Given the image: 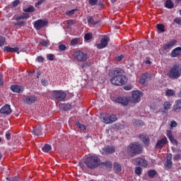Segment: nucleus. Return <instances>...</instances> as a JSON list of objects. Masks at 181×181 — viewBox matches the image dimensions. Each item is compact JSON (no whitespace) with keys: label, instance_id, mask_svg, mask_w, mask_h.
I'll use <instances>...</instances> for the list:
<instances>
[{"label":"nucleus","instance_id":"nucleus-1","mask_svg":"<svg viewBox=\"0 0 181 181\" xmlns=\"http://www.w3.org/2000/svg\"><path fill=\"white\" fill-rule=\"evenodd\" d=\"M124 73V70L122 69H117L111 71V74L114 76L112 78H110V83L113 84V86H124L127 84L128 79L125 75H122Z\"/></svg>","mask_w":181,"mask_h":181},{"label":"nucleus","instance_id":"nucleus-2","mask_svg":"<svg viewBox=\"0 0 181 181\" xmlns=\"http://www.w3.org/2000/svg\"><path fill=\"white\" fill-rule=\"evenodd\" d=\"M84 163L89 169H95L98 168L99 165H101V160L97 156H92L88 157Z\"/></svg>","mask_w":181,"mask_h":181},{"label":"nucleus","instance_id":"nucleus-3","mask_svg":"<svg viewBox=\"0 0 181 181\" xmlns=\"http://www.w3.org/2000/svg\"><path fill=\"white\" fill-rule=\"evenodd\" d=\"M142 152V146L138 143H133L129 144L127 147V153L131 156H136V155H139Z\"/></svg>","mask_w":181,"mask_h":181},{"label":"nucleus","instance_id":"nucleus-4","mask_svg":"<svg viewBox=\"0 0 181 181\" xmlns=\"http://www.w3.org/2000/svg\"><path fill=\"white\" fill-rule=\"evenodd\" d=\"M168 76L171 80H176L181 76V69H179V66H174L168 73Z\"/></svg>","mask_w":181,"mask_h":181},{"label":"nucleus","instance_id":"nucleus-5","mask_svg":"<svg viewBox=\"0 0 181 181\" xmlns=\"http://www.w3.org/2000/svg\"><path fill=\"white\" fill-rule=\"evenodd\" d=\"M74 57L77 62H87L88 59V54L81 50H77L74 52Z\"/></svg>","mask_w":181,"mask_h":181},{"label":"nucleus","instance_id":"nucleus-6","mask_svg":"<svg viewBox=\"0 0 181 181\" xmlns=\"http://www.w3.org/2000/svg\"><path fill=\"white\" fill-rule=\"evenodd\" d=\"M52 97L57 100V101H64L67 95L63 90H54L52 92Z\"/></svg>","mask_w":181,"mask_h":181},{"label":"nucleus","instance_id":"nucleus-7","mask_svg":"<svg viewBox=\"0 0 181 181\" xmlns=\"http://www.w3.org/2000/svg\"><path fill=\"white\" fill-rule=\"evenodd\" d=\"M101 119L105 124H112V122L117 121V116H115V115H110L105 114L101 116Z\"/></svg>","mask_w":181,"mask_h":181},{"label":"nucleus","instance_id":"nucleus-8","mask_svg":"<svg viewBox=\"0 0 181 181\" xmlns=\"http://www.w3.org/2000/svg\"><path fill=\"white\" fill-rule=\"evenodd\" d=\"M144 95L141 91L139 90H134L132 94V99L130 100V103H133L136 104V103H139L141 101V98Z\"/></svg>","mask_w":181,"mask_h":181},{"label":"nucleus","instance_id":"nucleus-9","mask_svg":"<svg viewBox=\"0 0 181 181\" xmlns=\"http://www.w3.org/2000/svg\"><path fill=\"white\" fill-rule=\"evenodd\" d=\"M113 101L117 104H121V105L123 107H127V105L131 103V100L127 97H118L116 98Z\"/></svg>","mask_w":181,"mask_h":181},{"label":"nucleus","instance_id":"nucleus-10","mask_svg":"<svg viewBox=\"0 0 181 181\" xmlns=\"http://www.w3.org/2000/svg\"><path fill=\"white\" fill-rule=\"evenodd\" d=\"M108 42H110V37L104 36L100 43L96 44V47L98 49H105L108 45Z\"/></svg>","mask_w":181,"mask_h":181},{"label":"nucleus","instance_id":"nucleus-11","mask_svg":"<svg viewBox=\"0 0 181 181\" xmlns=\"http://www.w3.org/2000/svg\"><path fill=\"white\" fill-rule=\"evenodd\" d=\"M47 25V21L46 20H37L34 23V28L36 30H40L42 28H45Z\"/></svg>","mask_w":181,"mask_h":181},{"label":"nucleus","instance_id":"nucleus-12","mask_svg":"<svg viewBox=\"0 0 181 181\" xmlns=\"http://www.w3.org/2000/svg\"><path fill=\"white\" fill-rule=\"evenodd\" d=\"M25 104H28L30 105V104H33V103H36L37 101V98L35 96L31 95V96H26L23 98Z\"/></svg>","mask_w":181,"mask_h":181},{"label":"nucleus","instance_id":"nucleus-13","mask_svg":"<svg viewBox=\"0 0 181 181\" xmlns=\"http://www.w3.org/2000/svg\"><path fill=\"white\" fill-rule=\"evenodd\" d=\"M151 80V75L148 74H143L140 78L139 82L142 84V86H146L148 84V81Z\"/></svg>","mask_w":181,"mask_h":181},{"label":"nucleus","instance_id":"nucleus-14","mask_svg":"<svg viewBox=\"0 0 181 181\" xmlns=\"http://www.w3.org/2000/svg\"><path fill=\"white\" fill-rule=\"evenodd\" d=\"M166 135H167L168 139L170 140V141L171 142V144H173V145L177 146V140H176L175 139V137L173 136V134L172 133V130H167L166 131Z\"/></svg>","mask_w":181,"mask_h":181},{"label":"nucleus","instance_id":"nucleus-15","mask_svg":"<svg viewBox=\"0 0 181 181\" xmlns=\"http://www.w3.org/2000/svg\"><path fill=\"white\" fill-rule=\"evenodd\" d=\"M0 112L1 114H6V115H9V114L12 112V109H11V105H6L3 106L0 110Z\"/></svg>","mask_w":181,"mask_h":181},{"label":"nucleus","instance_id":"nucleus-16","mask_svg":"<svg viewBox=\"0 0 181 181\" xmlns=\"http://www.w3.org/2000/svg\"><path fill=\"white\" fill-rule=\"evenodd\" d=\"M168 144V139L166 137L163 138L162 139L157 141L156 147L159 149H162L165 145Z\"/></svg>","mask_w":181,"mask_h":181},{"label":"nucleus","instance_id":"nucleus-17","mask_svg":"<svg viewBox=\"0 0 181 181\" xmlns=\"http://www.w3.org/2000/svg\"><path fill=\"white\" fill-rule=\"evenodd\" d=\"M181 110V99L175 100V105H173V110L175 112H180Z\"/></svg>","mask_w":181,"mask_h":181},{"label":"nucleus","instance_id":"nucleus-18","mask_svg":"<svg viewBox=\"0 0 181 181\" xmlns=\"http://www.w3.org/2000/svg\"><path fill=\"white\" fill-rule=\"evenodd\" d=\"M135 162L139 166H143L144 168H146V166H148V162L141 158H136Z\"/></svg>","mask_w":181,"mask_h":181},{"label":"nucleus","instance_id":"nucleus-19","mask_svg":"<svg viewBox=\"0 0 181 181\" xmlns=\"http://www.w3.org/2000/svg\"><path fill=\"white\" fill-rule=\"evenodd\" d=\"M11 90L13 93H21V91H23V88L19 85H13L11 86Z\"/></svg>","mask_w":181,"mask_h":181},{"label":"nucleus","instance_id":"nucleus-20","mask_svg":"<svg viewBox=\"0 0 181 181\" xmlns=\"http://www.w3.org/2000/svg\"><path fill=\"white\" fill-rule=\"evenodd\" d=\"M172 57H177V56H181V47H178L173 49L171 53Z\"/></svg>","mask_w":181,"mask_h":181},{"label":"nucleus","instance_id":"nucleus-21","mask_svg":"<svg viewBox=\"0 0 181 181\" xmlns=\"http://www.w3.org/2000/svg\"><path fill=\"white\" fill-rule=\"evenodd\" d=\"M5 52H7V53H15L16 52L19 51V47H16L14 48H12L9 46L4 47Z\"/></svg>","mask_w":181,"mask_h":181},{"label":"nucleus","instance_id":"nucleus-22","mask_svg":"<svg viewBox=\"0 0 181 181\" xmlns=\"http://www.w3.org/2000/svg\"><path fill=\"white\" fill-rule=\"evenodd\" d=\"M140 139L145 145H149V136L146 134L140 135Z\"/></svg>","mask_w":181,"mask_h":181},{"label":"nucleus","instance_id":"nucleus-23","mask_svg":"<svg viewBox=\"0 0 181 181\" xmlns=\"http://www.w3.org/2000/svg\"><path fill=\"white\" fill-rule=\"evenodd\" d=\"M105 153H114L115 152V147L114 146H107L103 148Z\"/></svg>","mask_w":181,"mask_h":181},{"label":"nucleus","instance_id":"nucleus-24","mask_svg":"<svg viewBox=\"0 0 181 181\" xmlns=\"http://www.w3.org/2000/svg\"><path fill=\"white\" fill-rule=\"evenodd\" d=\"M175 43H177V41H176L175 40H173L170 41L169 43L165 44L163 46L164 50H168V49H170V47H172L173 46H175Z\"/></svg>","mask_w":181,"mask_h":181},{"label":"nucleus","instance_id":"nucleus-25","mask_svg":"<svg viewBox=\"0 0 181 181\" xmlns=\"http://www.w3.org/2000/svg\"><path fill=\"white\" fill-rule=\"evenodd\" d=\"M34 135H36L37 136H39V135H42V127L40 126H37L33 129V131Z\"/></svg>","mask_w":181,"mask_h":181},{"label":"nucleus","instance_id":"nucleus-26","mask_svg":"<svg viewBox=\"0 0 181 181\" xmlns=\"http://www.w3.org/2000/svg\"><path fill=\"white\" fill-rule=\"evenodd\" d=\"M87 21L89 25H97L100 23V20L95 21V19L93 18L91 16H88Z\"/></svg>","mask_w":181,"mask_h":181},{"label":"nucleus","instance_id":"nucleus-27","mask_svg":"<svg viewBox=\"0 0 181 181\" xmlns=\"http://www.w3.org/2000/svg\"><path fill=\"white\" fill-rule=\"evenodd\" d=\"M166 165H167V166L169 168H172V165H173V163H172V153L168 154V156H167V160H166Z\"/></svg>","mask_w":181,"mask_h":181},{"label":"nucleus","instance_id":"nucleus-28","mask_svg":"<svg viewBox=\"0 0 181 181\" xmlns=\"http://www.w3.org/2000/svg\"><path fill=\"white\" fill-rule=\"evenodd\" d=\"M29 17H30V16H29V14L25 13H23L22 16L14 17V19H15V21H21V19H28Z\"/></svg>","mask_w":181,"mask_h":181},{"label":"nucleus","instance_id":"nucleus-29","mask_svg":"<svg viewBox=\"0 0 181 181\" xmlns=\"http://www.w3.org/2000/svg\"><path fill=\"white\" fill-rule=\"evenodd\" d=\"M114 170L115 173H119L121 170H122V168L121 167V165H119L118 163H114Z\"/></svg>","mask_w":181,"mask_h":181},{"label":"nucleus","instance_id":"nucleus-30","mask_svg":"<svg viewBox=\"0 0 181 181\" xmlns=\"http://www.w3.org/2000/svg\"><path fill=\"white\" fill-rule=\"evenodd\" d=\"M42 152H45L46 153H49V152L52 151V146L49 144H45L42 148Z\"/></svg>","mask_w":181,"mask_h":181},{"label":"nucleus","instance_id":"nucleus-31","mask_svg":"<svg viewBox=\"0 0 181 181\" xmlns=\"http://www.w3.org/2000/svg\"><path fill=\"white\" fill-rule=\"evenodd\" d=\"M174 6H175V4H173V1H172V0H166L165 8H168V9H173Z\"/></svg>","mask_w":181,"mask_h":181},{"label":"nucleus","instance_id":"nucleus-32","mask_svg":"<svg viewBox=\"0 0 181 181\" xmlns=\"http://www.w3.org/2000/svg\"><path fill=\"white\" fill-rule=\"evenodd\" d=\"M170 102H165L163 104V109L165 110L163 111V112H165V114H166L168 112V110H169V108H170Z\"/></svg>","mask_w":181,"mask_h":181},{"label":"nucleus","instance_id":"nucleus-33","mask_svg":"<svg viewBox=\"0 0 181 181\" xmlns=\"http://www.w3.org/2000/svg\"><path fill=\"white\" fill-rule=\"evenodd\" d=\"M158 174V172H156V170H150L148 171V175L149 177H155V176H156V175Z\"/></svg>","mask_w":181,"mask_h":181},{"label":"nucleus","instance_id":"nucleus-34","mask_svg":"<svg viewBox=\"0 0 181 181\" xmlns=\"http://www.w3.org/2000/svg\"><path fill=\"white\" fill-rule=\"evenodd\" d=\"M156 28L158 32H160L161 33H163V32H165V25H163V24H157Z\"/></svg>","mask_w":181,"mask_h":181},{"label":"nucleus","instance_id":"nucleus-35","mask_svg":"<svg viewBox=\"0 0 181 181\" xmlns=\"http://www.w3.org/2000/svg\"><path fill=\"white\" fill-rule=\"evenodd\" d=\"M175 90L172 89H168L165 91V95H167L168 97L173 96L175 95Z\"/></svg>","mask_w":181,"mask_h":181},{"label":"nucleus","instance_id":"nucleus-36","mask_svg":"<svg viewBox=\"0 0 181 181\" xmlns=\"http://www.w3.org/2000/svg\"><path fill=\"white\" fill-rule=\"evenodd\" d=\"M38 42L40 45H41V46H44L45 47H46V46H47V45H49V43L48 40H45L40 39Z\"/></svg>","mask_w":181,"mask_h":181},{"label":"nucleus","instance_id":"nucleus-37","mask_svg":"<svg viewBox=\"0 0 181 181\" xmlns=\"http://www.w3.org/2000/svg\"><path fill=\"white\" fill-rule=\"evenodd\" d=\"M76 127H78V128H79V129H81V131H86V125L81 124L79 122H76Z\"/></svg>","mask_w":181,"mask_h":181},{"label":"nucleus","instance_id":"nucleus-38","mask_svg":"<svg viewBox=\"0 0 181 181\" xmlns=\"http://www.w3.org/2000/svg\"><path fill=\"white\" fill-rule=\"evenodd\" d=\"M135 173L136 175H137L138 176H141V175H142V168L141 167H137L135 169Z\"/></svg>","mask_w":181,"mask_h":181},{"label":"nucleus","instance_id":"nucleus-39","mask_svg":"<svg viewBox=\"0 0 181 181\" xmlns=\"http://www.w3.org/2000/svg\"><path fill=\"white\" fill-rule=\"evenodd\" d=\"M24 12H35V7L33 6H29L28 8L23 9Z\"/></svg>","mask_w":181,"mask_h":181},{"label":"nucleus","instance_id":"nucleus-40","mask_svg":"<svg viewBox=\"0 0 181 181\" xmlns=\"http://www.w3.org/2000/svg\"><path fill=\"white\" fill-rule=\"evenodd\" d=\"M80 39L78 38H74L71 41V46H76V45L78 44Z\"/></svg>","mask_w":181,"mask_h":181},{"label":"nucleus","instance_id":"nucleus-41","mask_svg":"<svg viewBox=\"0 0 181 181\" xmlns=\"http://www.w3.org/2000/svg\"><path fill=\"white\" fill-rule=\"evenodd\" d=\"M5 42H6L5 37L0 35V47L5 45Z\"/></svg>","mask_w":181,"mask_h":181},{"label":"nucleus","instance_id":"nucleus-42","mask_svg":"<svg viewBox=\"0 0 181 181\" xmlns=\"http://www.w3.org/2000/svg\"><path fill=\"white\" fill-rule=\"evenodd\" d=\"M92 37H93V34H91V33H87L84 36L85 40H90V39H92Z\"/></svg>","mask_w":181,"mask_h":181},{"label":"nucleus","instance_id":"nucleus-43","mask_svg":"<svg viewBox=\"0 0 181 181\" xmlns=\"http://www.w3.org/2000/svg\"><path fill=\"white\" fill-rule=\"evenodd\" d=\"M47 59L50 62H53L54 60V55L53 54H47Z\"/></svg>","mask_w":181,"mask_h":181},{"label":"nucleus","instance_id":"nucleus-44","mask_svg":"<svg viewBox=\"0 0 181 181\" xmlns=\"http://www.w3.org/2000/svg\"><path fill=\"white\" fill-rule=\"evenodd\" d=\"M170 126L171 129H173V128H176V127H177V122H176L175 120H173L171 121Z\"/></svg>","mask_w":181,"mask_h":181},{"label":"nucleus","instance_id":"nucleus-45","mask_svg":"<svg viewBox=\"0 0 181 181\" xmlns=\"http://www.w3.org/2000/svg\"><path fill=\"white\" fill-rule=\"evenodd\" d=\"M102 165H104L106 168H112V163L110 161L102 163Z\"/></svg>","mask_w":181,"mask_h":181},{"label":"nucleus","instance_id":"nucleus-46","mask_svg":"<svg viewBox=\"0 0 181 181\" xmlns=\"http://www.w3.org/2000/svg\"><path fill=\"white\" fill-rule=\"evenodd\" d=\"M97 2H98V0H89V5L94 6V5H97Z\"/></svg>","mask_w":181,"mask_h":181},{"label":"nucleus","instance_id":"nucleus-47","mask_svg":"<svg viewBox=\"0 0 181 181\" xmlns=\"http://www.w3.org/2000/svg\"><path fill=\"white\" fill-rule=\"evenodd\" d=\"M16 25L18 26H25V25H26V21H18V23H16Z\"/></svg>","mask_w":181,"mask_h":181},{"label":"nucleus","instance_id":"nucleus-48","mask_svg":"<svg viewBox=\"0 0 181 181\" xmlns=\"http://www.w3.org/2000/svg\"><path fill=\"white\" fill-rule=\"evenodd\" d=\"M181 160V153L174 156V160Z\"/></svg>","mask_w":181,"mask_h":181},{"label":"nucleus","instance_id":"nucleus-49","mask_svg":"<svg viewBox=\"0 0 181 181\" xmlns=\"http://www.w3.org/2000/svg\"><path fill=\"white\" fill-rule=\"evenodd\" d=\"M59 50L63 52V51L66 50V49H67V47L64 45H59Z\"/></svg>","mask_w":181,"mask_h":181},{"label":"nucleus","instance_id":"nucleus-50","mask_svg":"<svg viewBox=\"0 0 181 181\" xmlns=\"http://www.w3.org/2000/svg\"><path fill=\"white\" fill-rule=\"evenodd\" d=\"M45 2V0H39L37 3H35V6L37 8L40 5H42Z\"/></svg>","mask_w":181,"mask_h":181},{"label":"nucleus","instance_id":"nucleus-51","mask_svg":"<svg viewBox=\"0 0 181 181\" xmlns=\"http://www.w3.org/2000/svg\"><path fill=\"white\" fill-rule=\"evenodd\" d=\"M37 62H38L39 63H43V62L45 61V58H43V57H38L36 59Z\"/></svg>","mask_w":181,"mask_h":181},{"label":"nucleus","instance_id":"nucleus-52","mask_svg":"<svg viewBox=\"0 0 181 181\" xmlns=\"http://www.w3.org/2000/svg\"><path fill=\"white\" fill-rule=\"evenodd\" d=\"M122 59H124V55H120L119 57H116L115 60L117 62H122Z\"/></svg>","mask_w":181,"mask_h":181},{"label":"nucleus","instance_id":"nucleus-53","mask_svg":"<svg viewBox=\"0 0 181 181\" xmlns=\"http://www.w3.org/2000/svg\"><path fill=\"white\" fill-rule=\"evenodd\" d=\"M10 181H21V178L18 177H11L9 178Z\"/></svg>","mask_w":181,"mask_h":181},{"label":"nucleus","instance_id":"nucleus-54","mask_svg":"<svg viewBox=\"0 0 181 181\" xmlns=\"http://www.w3.org/2000/svg\"><path fill=\"white\" fill-rule=\"evenodd\" d=\"M41 83L42 84V86H45L46 87V86H47L49 84V83L47 82V81H46V79H42L41 81Z\"/></svg>","mask_w":181,"mask_h":181},{"label":"nucleus","instance_id":"nucleus-55","mask_svg":"<svg viewBox=\"0 0 181 181\" xmlns=\"http://www.w3.org/2000/svg\"><path fill=\"white\" fill-rule=\"evenodd\" d=\"M66 23L69 26H71V25H74V21L72 20H69L66 21Z\"/></svg>","mask_w":181,"mask_h":181},{"label":"nucleus","instance_id":"nucleus-56","mask_svg":"<svg viewBox=\"0 0 181 181\" xmlns=\"http://www.w3.org/2000/svg\"><path fill=\"white\" fill-rule=\"evenodd\" d=\"M2 78H4V76H2V74H0V86H4V81Z\"/></svg>","mask_w":181,"mask_h":181},{"label":"nucleus","instance_id":"nucleus-57","mask_svg":"<svg viewBox=\"0 0 181 181\" xmlns=\"http://www.w3.org/2000/svg\"><path fill=\"white\" fill-rule=\"evenodd\" d=\"M124 90H126L127 91H129V90H132V86H126L124 87Z\"/></svg>","mask_w":181,"mask_h":181},{"label":"nucleus","instance_id":"nucleus-58","mask_svg":"<svg viewBox=\"0 0 181 181\" xmlns=\"http://www.w3.org/2000/svg\"><path fill=\"white\" fill-rule=\"evenodd\" d=\"M174 22H175V23H177V25H180V23H181V20H180V18H175V19L174 20Z\"/></svg>","mask_w":181,"mask_h":181},{"label":"nucleus","instance_id":"nucleus-59","mask_svg":"<svg viewBox=\"0 0 181 181\" xmlns=\"http://www.w3.org/2000/svg\"><path fill=\"white\" fill-rule=\"evenodd\" d=\"M74 12H76V10H71L68 11L67 15H74Z\"/></svg>","mask_w":181,"mask_h":181},{"label":"nucleus","instance_id":"nucleus-60","mask_svg":"<svg viewBox=\"0 0 181 181\" xmlns=\"http://www.w3.org/2000/svg\"><path fill=\"white\" fill-rule=\"evenodd\" d=\"M19 4V1L18 0H16L13 2V6H18V4Z\"/></svg>","mask_w":181,"mask_h":181},{"label":"nucleus","instance_id":"nucleus-61","mask_svg":"<svg viewBox=\"0 0 181 181\" xmlns=\"http://www.w3.org/2000/svg\"><path fill=\"white\" fill-rule=\"evenodd\" d=\"M6 138L8 140L11 139V134L10 133H6Z\"/></svg>","mask_w":181,"mask_h":181},{"label":"nucleus","instance_id":"nucleus-62","mask_svg":"<svg viewBox=\"0 0 181 181\" xmlns=\"http://www.w3.org/2000/svg\"><path fill=\"white\" fill-rule=\"evenodd\" d=\"M145 63H146V64H152V62H151V60H149V59H146L145 61Z\"/></svg>","mask_w":181,"mask_h":181},{"label":"nucleus","instance_id":"nucleus-63","mask_svg":"<svg viewBox=\"0 0 181 181\" xmlns=\"http://www.w3.org/2000/svg\"><path fill=\"white\" fill-rule=\"evenodd\" d=\"M39 76H40V71L37 72V78H39Z\"/></svg>","mask_w":181,"mask_h":181},{"label":"nucleus","instance_id":"nucleus-64","mask_svg":"<svg viewBox=\"0 0 181 181\" xmlns=\"http://www.w3.org/2000/svg\"><path fill=\"white\" fill-rule=\"evenodd\" d=\"M181 0H175L176 4H179V2H180Z\"/></svg>","mask_w":181,"mask_h":181}]
</instances>
